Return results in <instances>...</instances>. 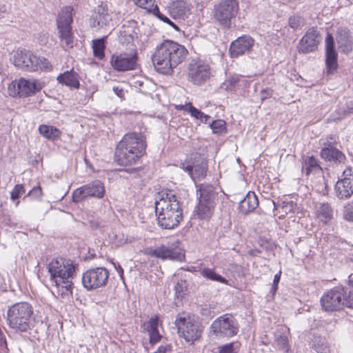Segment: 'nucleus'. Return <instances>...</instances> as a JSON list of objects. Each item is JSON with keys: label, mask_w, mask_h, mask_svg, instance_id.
Returning <instances> with one entry per match:
<instances>
[{"label": "nucleus", "mask_w": 353, "mask_h": 353, "mask_svg": "<svg viewBox=\"0 0 353 353\" xmlns=\"http://www.w3.org/2000/svg\"><path fill=\"white\" fill-rule=\"evenodd\" d=\"M77 265L70 259L57 258L48 265L50 280L54 286V293L63 301L72 297L73 282Z\"/></svg>", "instance_id": "1"}, {"label": "nucleus", "mask_w": 353, "mask_h": 353, "mask_svg": "<svg viewBox=\"0 0 353 353\" xmlns=\"http://www.w3.org/2000/svg\"><path fill=\"white\" fill-rule=\"evenodd\" d=\"M156 219L163 229L176 228L183 219V210L176 197L166 192L156 193Z\"/></svg>", "instance_id": "2"}, {"label": "nucleus", "mask_w": 353, "mask_h": 353, "mask_svg": "<svg viewBox=\"0 0 353 353\" xmlns=\"http://www.w3.org/2000/svg\"><path fill=\"white\" fill-rule=\"evenodd\" d=\"M188 50L171 40H165L156 47V71L170 74L172 69L185 60Z\"/></svg>", "instance_id": "3"}, {"label": "nucleus", "mask_w": 353, "mask_h": 353, "mask_svg": "<svg viewBox=\"0 0 353 353\" xmlns=\"http://www.w3.org/2000/svg\"><path fill=\"white\" fill-rule=\"evenodd\" d=\"M320 303L322 310L326 312H340L345 307L353 309V290L334 287L323 293Z\"/></svg>", "instance_id": "4"}, {"label": "nucleus", "mask_w": 353, "mask_h": 353, "mask_svg": "<svg viewBox=\"0 0 353 353\" xmlns=\"http://www.w3.org/2000/svg\"><path fill=\"white\" fill-rule=\"evenodd\" d=\"M33 307L28 302H19L12 305L7 310L6 320L10 328L15 332H26L31 325Z\"/></svg>", "instance_id": "5"}, {"label": "nucleus", "mask_w": 353, "mask_h": 353, "mask_svg": "<svg viewBox=\"0 0 353 353\" xmlns=\"http://www.w3.org/2000/svg\"><path fill=\"white\" fill-rule=\"evenodd\" d=\"M12 61L14 65L21 70L29 72L41 70L50 71L52 65L49 61L43 57H37L32 52L26 50H18L14 53Z\"/></svg>", "instance_id": "6"}, {"label": "nucleus", "mask_w": 353, "mask_h": 353, "mask_svg": "<svg viewBox=\"0 0 353 353\" xmlns=\"http://www.w3.org/2000/svg\"><path fill=\"white\" fill-rule=\"evenodd\" d=\"M73 8L65 6L61 10L57 19L59 37L62 47L65 50L72 48L74 46V35L72 32Z\"/></svg>", "instance_id": "7"}, {"label": "nucleus", "mask_w": 353, "mask_h": 353, "mask_svg": "<svg viewBox=\"0 0 353 353\" xmlns=\"http://www.w3.org/2000/svg\"><path fill=\"white\" fill-rule=\"evenodd\" d=\"M239 10L237 0H221L214 6L213 18L221 26L230 28Z\"/></svg>", "instance_id": "8"}, {"label": "nucleus", "mask_w": 353, "mask_h": 353, "mask_svg": "<svg viewBox=\"0 0 353 353\" xmlns=\"http://www.w3.org/2000/svg\"><path fill=\"white\" fill-rule=\"evenodd\" d=\"M42 89V83L38 80L21 78L11 82L8 86V93L15 97L30 96Z\"/></svg>", "instance_id": "9"}, {"label": "nucleus", "mask_w": 353, "mask_h": 353, "mask_svg": "<svg viewBox=\"0 0 353 353\" xmlns=\"http://www.w3.org/2000/svg\"><path fill=\"white\" fill-rule=\"evenodd\" d=\"M210 328L219 337H232L239 332V323L231 314H225L215 319Z\"/></svg>", "instance_id": "10"}, {"label": "nucleus", "mask_w": 353, "mask_h": 353, "mask_svg": "<svg viewBox=\"0 0 353 353\" xmlns=\"http://www.w3.org/2000/svg\"><path fill=\"white\" fill-rule=\"evenodd\" d=\"M179 334L188 342L197 340L201 333L199 325L184 313L179 314L175 320Z\"/></svg>", "instance_id": "11"}, {"label": "nucleus", "mask_w": 353, "mask_h": 353, "mask_svg": "<svg viewBox=\"0 0 353 353\" xmlns=\"http://www.w3.org/2000/svg\"><path fill=\"white\" fill-rule=\"evenodd\" d=\"M109 278V272L105 268H95L85 272L82 276V284L88 290L105 286Z\"/></svg>", "instance_id": "12"}, {"label": "nucleus", "mask_w": 353, "mask_h": 353, "mask_svg": "<svg viewBox=\"0 0 353 353\" xmlns=\"http://www.w3.org/2000/svg\"><path fill=\"white\" fill-rule=\"evenodd\" d=\"M105 192L103 183L99 180H94L76 189L72 194V200L75 203H79L89 197L101 199L103 197Z\"/></svg>", "instance_id": "13"}, {"label": "nucleus", "mask_w": 353, "mask_h": 353, "mask_svg": "<svg viewBox=\"0 0 353 353\" xmlns=\"http://www.w3.org/2000/svg\"><path fill=\"white\" fill-rule=\"evenodd\" d=\"M210 68L208 64L197 61L190 64L188 77L195 85H202L210 77Z\"/></svg>", "instance_id": "14"}, {"label": "nucleus", "mask_w": 353, "mask_h": 353, "mask_svg": "<svg viewBox=\"0 0 353 353\" xmlns=\"http://www.w3.org/2000/svg\"><path fill=\"white\" fill-rule=\"evenodd\" d=\"M321 41L319 32L314 28H310L299 43V51L307 54L317 49Z\"/></svg>", "instance_id": "15"}, {"label": "nucleus", "mask_w": 353, "mask_h": 353, "mask_svg": "<svg viewBox=\"0 0 353 353\" xmlns=\"http://www.w3.org/2000/svg\"><path fill=\"white\" fill-rule=\"evenodd\" d=\"M254 44V40L250 36L243 35L232 41L230 47V54L232 58L249 53Z\"/></svg>", "instance_id": "16"}, {"label": "nucleus", "mask_w": 353, "mask_h": 353, "mask_svg": "<svg viewBox=\"0 0 353 353\" xmlns=\"http://www.w3.org/2000/svg\"><path fill=\"white\" fill-rule=\"evenodd\" d=\"M111 65L117 71H126L135 68L137 57L135 54L122 53L113 54L111 58Z\"/></svg>", "instance_id": "17"}, {"label": "nucleus", "mask_w": 353, "mask_h": 353, "mask_svg": "<svg viewBox=\"0 0 353 353\" xmlns=\"http://www.w3.org/2000/svg\"><path fill=\"white\" fill-rule=\"evenodd\" d=\"M334 142L335 141L331 137L323 143V147L321 150V157L328 161L341 163L345 160V157L334 146Z\"/></svg>", "instance_id": "18"}, {"label": "nucleus", "mask_w": 353, "mask_h": 353, "mask_svg": "<svg viewBox=\"0 0 353 353\" xmlns=\"http://www.w3.org/2000/svg\"><path fill=\"white\" fill-rule=\"evenodd\" d=\"M183 169L188 173L194 181H196L205 178L208 172V165L206 161L199 156L194 159L192 165H183Z\"/></svg>", "instance_id": "19"}, {"label": "nucleus", "mask_w": 353, "mask_h": 353, "mask_svg": "<svg viewBox=\"0 0 353 353\" xmlns=\"http://www.w3.org/2000/svg\"><path fill=\"white\" fill-rule=\"evenodd\" d=\"M325 63L328 73H332L337 68L338 54L335 50L334 37L330 33H327L325 40Z\"/></svg>", "instance_id": "20"}, {"label": "nucleus", "mask_w": 353, "mask_h": 353, "mask_svg": "<svg viewBox=\"0 0 353 353\" xmlns=\"http://www.w3.org/2000/svg\"><path fill=\"white\" fill-rule=\"evenodd\" d=\"M115 156L119 165H130L135 163L142 155L138 152H134L129 148L127 149V148L118 144Z\"/></svg>", "instance_id": "21"}, {"label": "nucleus", "mask_w": 353, "mask_h": 353, "mask_svg": "<svg viewBox=\"0 0 353 353\" xmlns=\"http://www.w3.org/2000/svg\"><path fill=\"white\" fill-rule=\"evenodd\" d=\"M115 156L119 165H130L135 163L142 155L138 152H134L129 148L127 149V148L118 144Z\"/></svg>", "instance_id": "22"}, {"label": "nucleus", "mask_w": 353, "mask_h": 353, "mask_svg": "<svg viewBox=\"0 0 353 353\" xmlns=\"http://www.w3.org/2000/svg\"><path fill=\"white\" fill-rule=\"evenodd\" d=\"M121 145L143 154L145 144L142 135L137 133L126 134L119 143Z\"/></svg>", "instance_id": "23"}, {"label": "nucleus", "mask_w": 353, "mask_h": 353, "mask_svg": "<svg viewBox=\"0 0 353 353\" xmlns=\"http://www.w3.org/2000/svg\"><path fill=\"white\" fill-rule=\"evenodd\" d=\"M137 22L134 20L125 21L120 30L119 40L122 44H130L134 42L137 38Z\"/></svg>", "instance_id": "24"}, {"label": "nucleus", "mask_w": 353, "mask_h": 353, "mask_svg": "<svg viewBox=\"0 0 353 353\" xmlns=\"http://www.w3.org/2000/svg\"><path fill=\"white\" fill-rule=\"evenodd\" d=\"M336 39L341 52L347 54L353 50V37L350 35L346 29L339 28Z\"/></svg>", "instance_id": "25"}, {"label": "nucleus", "mask_w": 353, "mask_h": 353, "mask_svg": "<svg viewBox=\"0 0 353 353\" xmlns=\"http://www.w3.org/2000/svg\"><path fill=\"white\" fill-rule=\"evenodd\" d=\"M110 20L108 8L103 6H99L95 15L90 19V25L92 28H103L108 26Z\"/></svg>", "instance_id": "26"}, {"label": "nucleus", "mask_w": 353, "mask_h": 353, "mask_svg": "<svg viewBox=\"0 0 353 353\" xmlns=\"http://www.w3.org/2000/svg\"><path fill=\"white\" fill-rule=\"evenodd\" d=\"M336 195L339 199H347L353 194V178L341 179L335 185Z\"/></svg>", "instance_id": "27"}, {"label": "nucleus", "mask_w": 353, "mask_h": 353, "mask_svg": "<svg viewBox=\"0 0 353 353\" xmlns=\"http://www.w3.org/2000/svg\"><path fill=\"white\" fill-rule=\"evenodd\" d=\"M259 205V200L254 192L250 191L239 202V209L243 214L252 212Z\"/></svg>", "instance_id": "28"}, {"label": "nucleus", "mask_w": 353, "mask_h": 353, "mask_svg": "<svg viewBox=\"0 0 353 353\" xmlns=\"http://www.w3.org/2000/svg\"><path fill=\"white\" fill-rule=\"evenodd\" d=\"M199 201L203 202L215 203L214 188L210 184H200L196 185Z\"/></svg>", "instance_id": "29"}, {"label": "nucleus", "mask_w": 353, "mask_h": 353, "mask_svg": "<svg viewBox=\"0 0 353 353\" xmlns=\"http://www.w3.org/2000/svg\"><path fill=\"white\" fill-rule=\"evenodd\" d=\"M215 203L199 201L195 212L199 219L208 220L212 215Z\"/></svg>", "instance_id": "30"}, {"label": "nucleus", "mask_w": 353, "mask_h": 353, "mask_svg": "<svg viewBox=\"0 0 353 353\" xmlns=\"http://www.w3.org/2000/svg\"><path fill=\"white\" fill-rule=\"evenodd\" d=\"M57 80L60 83L72 88H78L79 87L78 74L73 70L66 71L61 74L58 76Z\"/></svg>", "instance_id": "31"}, {"label": "nucleus", "mask_w": 353, "mask_h": 353, "mask_svg": "<svg viewBox=\"0 0 353 353\" xmlns=\"http://www.w3.org/2000/svg\"><path fill=\"white\" fill-rule=\"evenodd\" d=\"M247 81L239 75L235 74L228 77L223 83V88L228 92L235 91L239 86L245 85Z\"/></svg>", "instance_id": "32"}, {"label": "nucleus", "mask_w": 353, "mask_h": 353, "mask_svg": "<svg viewBox=\"0 0 353 353\" xmlns=\"http://www.w3.org/2000/svg\"><path fill=\"white\" fill-rule=\"evenodd\" d=\"M201 275L206 279L228 285V281L217 274L214 268H203L200 270Z\"/></svg>", "instance_id": "33"}, {"label": "nucleus", "mask_w": 353, "mask_h": 353, "mask_svg": "<svg viewBox=\"0 0 353 353\" xmlns=\"http://www.w3.org/2000/svg\"><path fill=\"white\" fill-rule=\"evenodd\" d=\"M317 217L326 223L332 219L333 210L328 203H321L317 208Z\"/></svg>", "instance_id": "34"}, {"label": "nucleus", "mask_w": 353, "mask_h": 353, "mask_svg": "<svg viewBox=\"0 0 353 353\" xmlns=\"http://www.w3.org/2000/svg\"><path fill=\"white\" fill-rule=\"evenodd\" d=\"M275 342L279 350L283 351L284 353L288 352V338L282 329L275 332Z\"/></svg>", "instance_id": "35"}, {"label": "nucleus", "mask_w": 353, "mask_h": 353, "mask_svg": "<svg viewBox=\"0 0 353 353\" xmlns=\"http://www.w3.org/2000/svg\"><path fill=\"white\" fill-rule=\"evenodd\" d=\"M172 12L174 14L176 15L179 18L183 19L187 14H190V8L189 5L181 0L176 3H174Z\"/></svg>", "instance_id": "36"}, {"label": "nucleus", "mask_w": 353, "mask_h": 353, "mask_svg": "<svg viewBox=\"0 0 353 353\" xmlns=\"http://www.w3.org/2000/svg\"><path fill=\"white\" fill-rule=\"evenodd\" d=\"M41 134L49 139H54L59 137L61 132L59 129L55 127L47 125H41L39 128Z\"/></svg>", "instance_id": "37"}, {"label": "nucleus", "mask_w": 353, "mask_h": 353, "mask_svg": "<svg viewBox=\"0 0 353 353\" xmlns=\"http://www.w3.org/2000/svg\"><path fill=\"white\" fill-rule=\"evenodd\" d=\"M105 48V37L92 41L94 56L100 60L104 57Z\"/></svg>", "instance_id": "38"}, {"label": "nucleus", "mask_w": 353, "mask_h": 353, "mask_svg": "<svg viewBox=\"0 0 353 353\" xmlns=\"http://www.w3.org/2000/svg\"><path fill=\"white\" fill-rule=\"evenodd\" d=\"M310 347L316 352L323 353L327 347L325 339L320 336H314Z\"/></svg>", "instance_id": "39"}, {"label": "nucleus", "mask_w": 353, "mask_h": 353, "mask_svg": "<svg viewBox=\"0 0 353 353\" xmlns=\"http://www.w3.org/2000/svg\"><path fill=\"white\" fill-rule=\"evenodd\" d=\"M142 328L148 334L150 344L152 346L154 343V319L151 318L148 322L144 323Z\"/></svg>", "instance_id": "40"}, {"label": "nucleus", "mask_w": 353, "mask_h": 353, "mask_svg": "<svg viewBox=\"0 0 353 353\" xmlns=\"http://www.w3.org/2000/svg\"><path fill=\"white\" fill-rule=\"evenodd\" d=\"M303 169H305L306 174H309L311 172L320 169V167L314 157L311 156L305 159Z\"/></svg>", "instance_id": "41"}, {"label": "nucleus", "mask_w": 353, "mask_h": 353, "mask_svg": "<svg viewBox=\"0 0 353 353\" xmlns=\"http://www.w3.org/2000/svg\"><path fill=\"white\" fill-rule=\"evenodd\" d=\"M210 127L212 132L216 134H222L227 131L225 122L221 119L213 121L210 123Z\"/></svg>", "instance_id": "42"}, {"label": "nucleus", "mask_w": 353, "mask_h": 353, "mask_svg": "<svg viewBox=\"0 0 353 353\" xmlns=\"http://www.w3.org/2000/svg\"><path fill=\"white\" fill-rule=\"evenodd\" d=\"M289 26L294 30L301 29L305 23V19L300 16H292L289 18Z\"/></svg>", "instance_id": "43"}, {"label": "nucleus", "mask_w": 353, "mask_h": 353, "mask_svg": "<svg viewBox=\"0 0 353 353\" xmlns=\"http://www.w3.org/2000/svg\"><path fill=\"white\" fill-rule=\"evenodd\" d=\"M156 257L163 259H174L172 250L165 246L156 248Z\"/></svg>", "instance_id": "44"}, {"label": "nucleus", "mask_w": 353, "mask_h": 353, "mask_svg": "<svg viewBox=\"0 0 353 353\" xmlns=\"http://www.w3.org/2000/svg\"><path fill=\"white\" fill-rule=\"evenodd\" d=\"M154 0H135V3L139 7L143 8L150 13L154 14Z\"/></svg>", "instance_id": "45"}, {"label": "nucleus", "mask_w": 353, "mask_h": 353, "mask_svg": "<svg viewBox=\"0 0 353 353\" xmlns=\"http://www.w3.org/2000/svg\"><path fill=\"white\" fill-rule=\"evenodd\" d=\"M156 17L159 19L161 21H162L164 23H166L169 24L170 26L174 28L176 30H179V27L174 24L168 17L163 15L162 13L160 12L158 6L156 5Z\"/></svg>", "instance_id": "46"}, {"label": "nucleus", "mask_w": 353, "mask_h": 353, "mask_svg": "<svg viewBox=\"0 0 353 353\" xmlns=\"http://www.w3.org/2000/svg\"><path fill=\"white\" fill-rule=\"evenodd\" d=\"M343 216L345 220L353 221V201L348 203L344 208Z\"/></svg>", "instance_id": "47"}, {"label": "nucleus", "mask_w": 353, "mask_h": 353, "mask_svg": "<svg viewBox=\"0 0 353 353\" xmlns=\"http://www.w3.org/2000/svg\"><path fill=\"white\" fill-rule=\"evenodd\" d=\"M25 192V189L23 185H16L11 192V199L14 201L19 198Z\"/></svg>", "instance_id": "48"}, {"label": "nucleus", "mask_w": 353, "mask_h": 353, "mask_svg": "<svg viewBox=\"0 0 353 353\" xmlns=\"http://www.w3.org/2000/svg\"><path fill=\"white\" fill-rule=\"evenodd\" d=\"M187 290V283L185 281H181L175 285V292L176 296L182 297Z\"/></svg>", "instance_id": "49"}, {"label": "nucleus", "mask_w": 353, "mask_h": 353, "mask_svg": "<svg viewBox=\"0 0 353 353\" xmlns=\"http://www.w3.org/2000/svg\"><path fill=\"white\" fill-rule=\"evenodd\" d=\"M234 343L225 344L220 347L219 353H236Z\"/></svg>", "instance_id": "50"}, {"label": "nucleus", "mask_w": 353, "mask_h": 353, "mask_svg": "<svg viewBox=\"0 0 353 353\" xmlns=\"http://www.w3.org/2000/svg\"><path fill=\"white\" fill-rule=\"evenodd\" d=\"M172 346L170 343H165L158 347L156 353H172Z\"/></svg>", "instance_id": "51"}, {"label": "nucleus", "mask_w": 353, "mask_h": 353, "mask_svg": "<svg viewBox=\"0 0 353 353\" xmlns=\"http://www.w3.org/2000/svg\"><path fill=\"white\" fill-rule=\"evenodd\" d=\"M272 90L270 88H265L260 92L259 97L261 100L263 101L266 99L270 98L272 95Z\"/></svg>", "instance_id": "52"}, {"label": "nucleus", "mask_w": 353, "mask_h": 353, "mask_svg": "<svg viewBox=\"0 0 353 353\" xmlns=\"http://www.w3.org/2000/svg\"><path fill=\"white\" fill-rule=\"evenodd\" d=\"M201 111L194 107L192 105L189 108V113L192 117L196 119L201 115Z\"/></svg>", "instance_id": "53"}, {"label": "nucleus", "mask_w": 353, "mask_h": 353, "mask_svg": "<svg viewBox=\"0 0 353 353\" xmlns=\"http://www.w3.org/2000/svg\"><path fill=\"white\" fill-rule=\"evenodd\" d=\"M42 192L40 186H37L33 188L30 191H29L28 195H32L35 197H39L41 196Z\"/></svg>", "instance_id": "54"}, {"label": "nucleus", "mask_w": 353, "mask_h": 353, "mask_svg": "<svg viewBox=\"0 0 353 353\" xmlns=\"http://www.w3.org/2000/svg\"><path fill=\"white\" fill-rule=\"evenodd\" d=\"M349 178H353V169L351 168H348L343 171L341 179Z\"/></svg>", "instance_id": "55"}, {"label": "nucleus", "mask_w": 353, "mask_h": 353, "mask_svg": "<svg viewBox=\"0 0 353 353\" xmlns=\"http://www.w3.org/2000/svg\"><path fill=\"white\" fill-rule=\"evenodd\" d=\"M114 92L121 99L124 97V90L122 88L119 86L113 87Z\"/></svg>", "instance_id": "56"}, {"label": "nucleus", "mask_w": 353, "mask_h": 353, "mask_svg": "<svg viewBox=\"0 0 353 353\" xmlns=\"http://www.w3.org/2000/svg\"><path fill=\"white\" fill-rule=\"evenodd\" d=\"M192 106L191 103H188L185 105H178L176 106V109L178 110H184L189 112V108Z\"/></svg>", "instance_id": "57"}, {"label": "nucleus", "mask_w": 353, "mask_h": 353, "mask_svg": "<svg viewBox=\"0 0 353 353\" xmlns=\"http://www.w3.org/2000/svg\"><path fill=\"white\" fill-rule=\"evenodd\" d=\"M157 326H158V317L156 316V338H155L156 343L157 342H159L161 339V336L158 332Z\"/></svg>", "instance_id": "58"}, {"label": "nucleus", "mask_w": 353, "mask_h": 353, "mask_svg": "<svg viewBox=\"0 0 353 353\" xmlns=\"http://www.w3.org/2000/svg\"><path fill=\"white\" fill-rule=\"evenodd\" d=\"M280 278H281V272H279V273H277L274 275V280H273L274 285H278V283L280 281Z\"/></svg>", "instance_id": "59"}, {"label": "nucleus", "mask_w": 353, "mask_h": 353, "mask_svg": "<svg viewBox=\"0 0 353 353\" xmlns=\"http://www.w3.org/2000/svg\"><path fill=\"white\" fill-rule=\"evenodd\" d=\"M204 118H210V116L208 115V114H205V113L203 112H201V115L199 117V118L197 119L200 120L201 122H203V119Z\"/></svg>", "instance_id": "60"}, {"label": "nucleus", "mask_w": 353, "mask_h": 353, "mask_svg": "<svg viewBox=\"0 0 353 353\" xmlns=\"http://www.w3.org/2000/svg\"><path fill=\"white\" fill-rule=\"evenodd\" d=\"M201 313L203 315H208L210 313V311L207 307H203L201 309Z\"/></svg>", "instance_id": "61"}, {"label": "nucleus", "mask_w": 353, "mask_h": 353, "mask_svg": "<svg viewBox=\"0 0 353 353\" xmlns=\"http://www.w3.org/2000/svg\"><path fill=\"white\" fill-rule=\"evenodd\" d=\"M347 111L349 113H353V102L347 105Z\"/></svg>", "instance_id": "62"}, {"label": "nucleus", "mask_w": 353, "mask_h": 353, "mask_svg": "<svg viewBox=\"0 0 353 353\" xmlns=\"http://www.w3.org/2000/svg\"><path fill=\"white\" fill-rule=\"evenodd\" d=\"M145 252L151 256H154V250L152 249H148Z\"/></svg>", "instance_id": "63"}, {"label": "nucleus", "mask_w": 353, "mask_h": 353, "mask_svg": "<svg viewBox=\"0 0 353 353\" xmlns=\"http://www.w3.org/2000/svg\"><path fill=\"white\" fill-rule=\"evenodd\" d=\"M349 284L350 286L353 287V276L350 275L349 276Z\"/></svg>", "instance_id": "64"}]
</instances>
